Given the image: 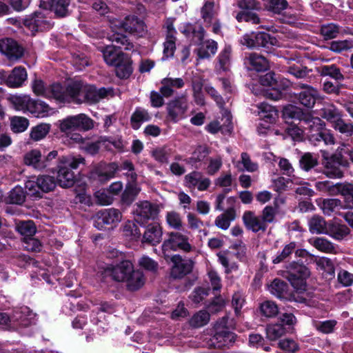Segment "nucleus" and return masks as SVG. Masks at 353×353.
<instances>
[{
    "instance_id": "nucleus-12",
    "label": "nucleus",
    "mask_w": 353,
    "mask_h": 353,
    "mask_svg": "<svg viewBox=\"0 0 353 353\" xmlns=\"http://www.w3.org/2000/svg\"><path fill=\"white\" fill-rule=\"evenodd\" d=\"M133 269L134 265L130 260H122L116 265H108L101 272V281L107 282V278L110 277L115 281L123 282Z\"/></svg>"
},
{
    "instance_id": "nucleus-33",
    "label": "nucleus",
    "mask_w": 353,
    "mask_h": 353,
    "mask_svg": "<svg viewBox=\"0 0 353 353\" xmlns=\"http://www.w3.org/2000/svg\"><path fill=\"white\" fill-rule=\"evenodd\" d=\"M91 8L92 10L98 15L104 19H106L110 25H111V19H114L115 18L110 16L112 14V11L110 8L108 6L106 1L103 0H94Z\"/></svg>"
},
{
    "instance_id": "nucleus-7",
    "label": "nucleus",
    "mask_w": 353,
    "mask_h": 353,
    "mask_svg": "<svg viewBox=\"0 0 353 353\" xmlns=\"http://www.w3.org/2000/svg\"><path fill=\"white\" fill-rule=\"evenodd\" d=\"M58 185L56 179L50 175H39L36 181H28L26 183V190L28 194L34 199L43 198L44 193L53 191Z\"/></svg>"
},
{
    "instance_id": "nucleus-8",
    "label": "nucleus",
    "mask_w": 353,
    "mask_h": 353,
    "mask_svg": "<svg viewBox=\"0 0 353 353\" xmlns=\"http://www.w3.org/2000/svg\"><path fill=\"white\" fill-rule=\"evenodd\" d=\"M57 123L61 132L68 134L75 130L87 132L92 130L94 121L85 114H79L68 116L63 119L59 120Z\"/></svg>"
},
{
    "instance_id": "nucleus-28",
    "label": "nucleus",
    "mask_w": 353,
    "mask_h": 353,
    "mask_svg": "<svg viewBox=\"0 0 353 353\" xmlns=\"http://www.w3.org/2000/svg\"><path fill=\"white\" fill-rule=\"evenodd\" d=\"M270 292L276 298L281 300H291V294L288 292V285L285 281L275 279L269 287Z\"/></svg>"
},
{
    "instance_id": "nucleus-17",
    "label": "nucleus",
    "mask_w": 353,
    "mask_h": 353,
    "mask_svg": "<svg viewBox=\"0 0 353 353\" xmlns=\"http://www.w3.org/2000/svg\"><path fill=\"white\" fill-rule=\"evenodd\" d=\"M53 174H57L56 181L62 188H69L72 187L77 181V174L74 171L70 170L63 163L59 160L55 163L52 170Z\"/></svg>"
},
{
    "instance_id": "nucleus-51",
    "label": "nucleus",
    "mask_w": 353,
    "mask_h": 353,
    "mask_svg": "<svg viewBox=\"0 0 353 353\" xmlns=\"http://www.w3.org/2000/svg\"><path fill=\"white\" fill-rule=\"evenodd\" d=\"M341 206L342 203L339 199H326L323 201L321 208L325 214L330 215L336 210H339Z\"/></svg>"
},
{
    "instance_id": "nucleus-25",
    "label": "nucleus",
    "mask_w": 353,
    "mask_h": 353,
    "mask_svg": "<svg viewBox=\"0 0 353 353\" xmlns=\"http://www.w3.org/2000/svg\"><path fill=\"white\" fill-rule=\"evenodd\" d=\"M235 324L233 318L228 315L222 317V346L230 347L234 343L236 335L229 330L234 329Z\"/></svg>"
},
{
    "instance_id": "nucleus-4",
    "label": "nucleus",
    "mask_w": 353,
    "mask_h": 353,
    "mask_svg": "<svg viewBox=\"0 0 353 353\" xmlns=\"http://www.w3.org/2000/svg\"><path fill=\"white\" fill-rule=\"evenodd\" d=\"M303 127L307 131L309 141L314 145L323 141L325 145H334L335 138L330 130L325 128V122L319 117H313L309 113L303 117Z\"/></svg>"
},
{
    "instance_id": "nucleus-39",
    "label": "nucleus",
    "mask_w": 353,
    "mask_h": 353,
    "mask_svg": "<svg viewBox=\"0 0 353 353\" xmlns=\"http://www.w3.org/2000/svg\"><path fill=\"white\" fill-rule=\"evenodd\" d=\"M51 125L49 123H41L30 130V138L34 141H40L45 138L50 130Z\"/></svg>"
},
{
    "instance_id": "nucleus-10",
    "label": "nucleus",
    "mask_w": 353,
    "mask_h": 353,
    "mask_svg": "<svg viewBox=\"0 0 353 353\" xmlns=\"http://www.w3.org/2000/svg\"><path fill=\"white\" fill-rule=\"evenodd\" d=\"M168 239H165L162 244V251L167 261L169 256L165 254V252L168 250H180L185 253L192 251V246L189 243V237L186 234L176 231L168 232Z\"/></svg>"
},
{
    "instance_id": "nucleus-45",
    "label": "nucleus",
    "mask_w": 353,
    "mask_h": 353,
    "mask_svg": "<svg viewBox=\"0 0 353 353\" xmlns=\"http://www.w3.org/2000/svg\"><path fill=\"white\" fill-rule=\"evenodd\" d=\"M341 30V28L333 23L322 25L320 29L321 34L324 39H332L338 37Z\"/></svg>"
},
{
    "instance_id": "nucleus-34",
    "label": "nucleus",
    "mask_w": 353,
    "mask_h": 353,
    "mask_svg": "<svg viewBox=\"0 0 353 353\" xmlns=\"http://www.w3.org/2000/svg\"><path fill=\"white\" fill-rule=\"evenodd\" d=\"M309 228L313 234H326L328 225L322 216L314 215L309 221Z\"/></svg>"
},
{
    "instance_id": "nucleus-36",
    "label": "nucleus",
    "mask_w": 353,
    "mask_h": 353,
    "mask_svg": "<svg viewBox=\"0 0 353 353\" xmlns=\"http://www.w3.org/2000/svg\"><path fill=\"white\" fill-rule=\"evenodd\" d=\"M248 61L252 68L258 72L265 71L269 68L268 59L256 53H251L248 57Z\"/></svg>"
},
{
    "instance_id": "nucleus-56",
    "label": "nucleus",
    "mask_w": 353,
    "mask_h": 353,
    "mask_svg": "<svg viewBox=\"0 0 353 353\" xmlns=\"http://www.w3.org/2000/svg\"><path fill=\"white\" fill-rule=\"evenodd\" d=\"M232 116L227 109L222 108V134L231 135L233 131Z\"/></svg>"
},
{
    "instance_id": "nucleus-40",
    "label": "nucleus",
    "mask_w": 353,
    "mask_h": 353,
    "mask_svg": "<svg viewBox=\"0 0 353 353\" xmlns=\"http://www.w3.org/2000/svg\"><path fill=\"white\" fill-rule=\"evenodd\" d=\"M17 231L25 239L34 236L37 228L33 221H20L16 226Z\"/></svg>"
},
{
    "instance_id": "nucleus-57",
    "label": "nucleus",
    "mask_w": 353,
    "mask_h": 353,
    "mask_svg": "<svg viewBox=\"0 0 353 353\" xmlns=\"http://www.w3.org/2000/svg\"><path fill=\"white\" fill-rule=\"evenodd\" d=\"M312 244L316 249L323 252L332 253L335 250L333 244L325 238L317 237Z\"/></svg>"
},
{
    "instance_id": "nucleus-46",
    "label": "nucleus",
    "mask_w": 353,
    "mask_h": 353,
    "mask_svg": "<svg viewBox=\"0 0 353 353\" xmlns=\"http://www.w3.org/2000/svg\"><path fill=\"white\" fill-rule=\"evenodd\" d=\"M41 157V150L34 149L27 152L23 157V162L28 165L37 170L41 167V163L39 162Z\"/></svg>"
},
{
    "instance_id": "nucleus-59",
    "label": "nucleus",
    "mask_w": 353,
    "mask_h": 353,
    "mask_svg": "<svg viewBox=\"0 0 353 353\" xmlns=\"http://www.w3.org/2000/svg\"><path fill=\"white\" fill-rule=\"evenodd\" d=\"M50 92L52 97L59 102H65L67 100V94L60 83H52L50 87Z\"/></svg>"
},
{
    "instance_id": "nucleus-20",
    "label": "nucleus",
    "mask_w": 353,
    "mask_h": 353,
    "mask_svg": "<svg viewBox=\"0 0 353 353\" xmlns=\"http://www.w3.org/2000/svg\"><path fill=\"white\" fill-rule=\"evenodd\" d=\"M277 39L266 32H258L243 37V44L249 48H269L277 44Z\"/></svg>"
},
{
    "instance_id": "nucleus-49",
    "label": "nucleus",
    "mask_w": 353,
    "mask_h": 353,
    "mask_svg": "<svg viewBox=\"0 0 353 353\" xmlns=\"http://www.w3.org/2000/svg\"><path fill=\"white\" fill-rule=\"evenodd\" d=\"M289 6L287 0H268L266 9L274 14L281 15L283 11L285 10Z\"/></svg>"
},
{
    "instance_id": "nucleus-54",
    "label": "nucleus",
    "mask_w": 353,
    "mask_h": 353,
    "mask_svg": "<svg viewBox=\"0 0 353 353\" xmlns=\"http://www.w3.org/2000/svg\"><path fill=\"white\" fill-rule=\"evenodd\" d=\"M29 125L28 119L22 117H14L10 121V128L13 132L20 133L24 132Z\"/></svg>"
},
{
    "instance_id": "nucleus-18",
    "label": "nucleus",
    "mask_w": 353,
    "mask_h": 353,
    "mask_svg": "<svg viewBox=\"0 0 353 353\" xmlns=\"http://www.w3.org/2000/svg\"><path fill=\"white\" fill-rule=\"evenodd\" d=\"M24 48L16 40L8 37L0 39V52L9 60H19L24 55Z\"/></svg>"
},
{
    "instance_id": "nucleus-41",
    "label": "nucleus",
    "mask_w": 353,
    "mask_h": 353,
    "mask_svg": "<svg viewBox=\"0 0 353 353\" xmlns=\"http://www.w3.org/2000/svg\"><path fill=\"white\" fill-rule=\"evenodd\" d=\"M319 72L321 76H329L336 81H341L344 79V76L341 73V70L334 64L320 67L319 68Z\"/></svg>"
},
{
    "instance_id": "nucleus-3",
    "label": "nucleus",
    "mask_w": 353,
    "mask_h": 353,
    "mask_svg": "<svg viewBox=\"0 0 353 353\" xmlns=\"http://www.w3.org/2000/svg\"><path fill=\"white\" fill-rule=\"evenodd\" d=\"M134 170V166L132 161H124L121 166L117 162L106 163L101 161L95 165L88 172V177L90 183L96 185H101L107 183L115 176L119 170Z\"/></svg>"
},
{
    "instance_id": "nucleus-24",
    "label": "nucleus",
    "mask_w": 353,
    "mask_h": 353,
    "mask_svg": "<svg viewBox=\"0 0 353 353\" xmlns=\"http://www.w3.org/2000/svg\"><path fill=\"white\" fill-rule=\"evenodd\" d=\"M299 87L303 89V90L299 93L298 97L300 103L307 108H313L319 97L318 90L305 83H300Z\"/></svg>"
},
{
    "instance_id": "nucleus-1",
    "label": "nucleus",
    "mask_w": 353,
    "mask_h": 353,
    "mask_svg": "<svg viewBox=\"0 0 353 353\" xmlns=\"http://www.w3.org/2000/svg\"><path fill=\"white\" fill-rule=\"evenodd\" d=\"M110 28L112 33L108 34L109 40L121 46H129L130 43L128 37L123 32L141 36L145 32L143 21L135 15H128L123 20L111 19Z\"/></svg>"
},
{
    "instance_id": "nucleus-31",
    "label": "nucleus",
    "mask_w": 353,
    "mask_h": 353,
    "mask_svg": "<svg viewBox=\"0 0 353 353\" xmlns=\"http://www.w3.org/2000/svg\"><path fill=\"white\" fill-rule=\"evenodd\" d=\"M41 157L39 158V162L42 163L41 167L38 168L37 170H46L51 172L54 165L59 160L58 152L57 150H52L48 153L45 151L43 153L41 152Z\"/></svg>"
},
{
    "instance_id": "nucleus-63",
    "label": "nucleus",
    "mask_w": 353,
    "mask_h": 353,
    "mask_svg": "<svg viewBox=\"0 0 353 353\" xmlns=\"http://www.w3.org/2000/svg\"><path fill=\"white\" fill-rule=\"evenodd\" d=\"M139 265L144 270L154 273L157 272L159 268L158 263L148 256H142L139 260Z\"/></svg>"
},
{
    "instance_id": "nucleus-43",
    "label": "nucleus",
    "mask_w": 353,
    "mask_h": 353,
    "mask_svg": "<svg viewBox=\"0 0 353 353\" xmlns=\"http://www.w3.org/2000/svg\"><path fill=\"white\" fill-rule=\"evenodd\" d=\"M217 50V43L212 41H204L197 49V55L200 59L209 58L214 54Z\"/></svg>"
},
{
    "instance_id": "nucleus-35",
    "label": "nucleus",
    "mask_w": 353,
    "mask_h": 353,
    "mask_svg": "<svg viewBox=\"0 0 353 353\" xmlns=\"http://www.w3.org/2000/svg\"><path fill=\"white\" fill-rule=\"evenodd\" d=\"M139 192V190L134 185L128 183L121 194V205L125 208L131 205L136 199Z\"/></svg>"
},
{
    "instance_id": "nucleus-61",
    "label": "nucleus",
    "mask_w": 353,
    "mask_h": 353,
    "mask_svg": "<svg viewBox=\"0 0 353 353\" xmlns=\"http://www.w3.org/2000/svg\"><path fill=\"white\" fill-rule=\"evenodd\" d=\"M210 290L211 289L209 286L206 288L197 287L192 292L190 298L194 303H199L209 295Z\"/></svg>"
},
{
    "instance_id": "nucleus-37",
    "label": "nucleus",
    "mask_w": 353,
    "mask_h": 353,
    "mask_svg": "<svg viewBox=\"0 0 353 353\" xmlns=\"http://www.w3.org/2000/svg\"><path fill=\"white\" fill-rule=\"evenodd\" d=\"M350 229L345 225L329 223L326 234L337 240H341L350 234Z\"/></svg>"
},
{
    "instance_id": "nucleus-42",
    "label": "nucleus",
    "mask_w": 353,
    "mask_h": 353,
    "mask_svg": "<svg viewBox=\"0 0 353 353\" xmlns=\"http://www.w3.org/2000/svg\"><path fill=\"white\" fill-rule=\"evenodd\" d=\"M259 311L262 316L273 318L279 314V307L275 302L267 300L260 304Z\"/></svg>"
},
{
    "instance_id": "nucleus-15",
    "label": "nucleus",
    "mask_w": 353,
    "mask_h": 353,
    "mask_svg": "<svg viewBox=\"0 0 353 353\" xmlns=\"http://www.w3.org/2000/svg\"><path fill=\"white\" fill-rule=\"evenodd\" d=\"M172 263L170 276L174 279H180L190 274L194 268V261L190 259H183L179 254L169 256L168 260Z\"/></svg>"
},
{
    "instance_id": "nucleus-19",
    "label": "nucleus",
    "mask_w": 353,
    "mask_h": 353,
    "mask_svg": "<svg viewBox=\"0 0 353 353\" xmlns=\"http://www.w3.org/2000/svg\"><path fill=\"white\" fill-rule=\"evenodd\" d=\"M72 0H40L39 6L54 14L56 18H64L70 14L69 9Z\"/></svg>"
},
{
    "instance_id": "nucleus-53",
    "label": "nucleus",
    "mask_w": 353,
    "mask_h": 353,
    "mask_svg": "<svg viewBox=\"0 0 353 353\" xmlns=\"http://www.w3.org/2000/svg\"><path fill=\"white\" fill-rule=\"evenodd\" d=\"M332 128L340 133L345 134L347 137H351L353 134V124L350 122H346L342 117L337 119L332 125Z\"/></svg>"
},
{
    "instance_id": "nucleus-14",
    "label": "nucleus",
    "mask_w": 353,
    "mask_h": 353,
    "mask_svg": "<svg viewBox=\"0 0 353 353\" xmlns=\"http://www.w3.org/2000/svg\"><path fill=\"white\" fill-rule=\"evenodd\" d=\"M237 5L242 10L236 14L238 21L251 22L253 24H259L261 20L259 16L252 11L261 10V4L256 0H239Z\"/></svg>"
},
{
    "instance_id": "nucleus-5",
    "label": "nucleus",
    "mask_w": 353,
    "mask_h": 353,
    "mask_svg": "<svg viewBox=\"0 0 353 353\" xmlns=\"http://www.w3.org/2000/svg\"><path fill=\"white\" fill-rule=\"evenodd\" d=\"M10 101L17 110L29 112L36 117H45L50 110L47 103L39 99H33L29 95H13Z\"/></svg>"
},
{
    "instance_id": "nucleus-11",
    "label": "nucleus",
    "mask_w": 353,
    "mask_h": 353,
    "mask_svg": "<svg viewBox=\"0 0 353 353\" xmlns=\"http://www.w3.org/2000/svg\"><path fill=\"white\" fill-rule=\"evenodd\" d=\"M121 219L122 214L119 210L114 208L103 209L94 216V226L99 230L113 229Z\"/></svg>"
},
{
    "instance_id": "nucleus-26",
    "label": "nucleus",
    "mask_w": 353,
    "mask_h": 353,
    "mask_svg": "<svg viewBox=\"0 0 353 353\" xmlns=\"http://www.w3.org/2000/svg\"><path fill=\"white\" fill-rule=\"evenodd\" d=\"M243 223L247 229L252 230L254 232L259 231H265L267 224L264 223L261 216H256L253 212L247 211L243 216Z\"/></svg>"
},
{
    "instance_id": "nucleus-50",
    "label": "nucleus",
    "mask_w": 353,
    "mask_h": 353,
    "mask_svg": "<svg viewBox=\"0 0 353 353\" xmlns=\"http://www.w3.org/2000/svg\"><path fill=\"white\" fill-rule=\"evenodd\" d=\"M285 333V328L281 323L268 325L266 327L267 338L270 341H276Z\"/></svg>"
},
{
    "instance_id": "nucleus-27",
    "label": "nucleus",
    "mask_w": 353,
    "mask_h": 353,
    "mask_svg": "<svg viewBox=\"0 0 353 353\" xmlns=\"http://www.w3.org/2000/svg\"><path fill=\"white\" fill-rule=\"evenodd\" d=\"M123 282L126 283V288L128 291L135 292L139 290L145 284V277L143 272L133 269L124 279Z\"/></svg>"
},
{
    "instance_id": "nucleus-13",
    "label": "nucleus",
    "mask_w": 353,
    "mask_h": 353,
    "mask_svg": "<svg viewBox=\"0 0 353 353\" xmlns=\"http://www.w3.org/2000/svg\"><path fill=\"white\" fill-rule=\"evenodd\" d=\"M22 24L30 32L32 37L35 36L37 32H45L52 28L50 21L47 19L43 12L39 11H35L26 15L22 19Z\"/></svg>"
},
{
    "instance_id": "nucleus-21",
    "label": "nucleus",
    "mask_w": 353,
    "mask_h": 353,
    "mask_svg": "<svg viewBox=\"0 0 353 353\" xmlns=\"http://www.w3.org/2000/svg\"><path fill=\"white\" fill-rule=\"evenodd\" d=\"M188 108L187 97L184 95L176 97L167 105L168 117L174 123L182 117Z\"/></svg>"
},
{
    "instance_id": "nucleus-38",
    "label": "nucleus",
    "mask_w": 353,
    "mask_h": 353,
    "mask_svg": "<svg viewBox=\"0 0 353 353\" xmlns=\"http://www.w3.org/2000/svg\"><path fill=\"white\" fill-rule=\"evenodd\" d=\"M210 153L209 148L205 145H200L196 147L192 154V156L185 161L192 165H196L198 162H201L208 156Z\"/></svg>"
},
{
    "instance_id": "nucleus-2",
    "label": "nucleus",
    "mask_w": 353,
    "mask_h": 353,
    "mask_svg": "<svg viewBox=\"0 0 353 353\" xmlns=\"http://www.w3.org/2000/svg\"><path fill=\"white\" fill-rule=\"evenodd\" d=\"M105 62L114 68L116 76L120 79H128L133 72L131 57L123 52L121 48L106 46L101 50Z\"/></svg>"
},
{
    "instance_id": "nucleus-64",
    "label": "nucleus",
    "mask_w": 353,
    "mask_h": 353,
    "mask_svg": "<svg viewBox=\"0 0 353 353\" xmlns=\"http://www.w3.org/2000/svg\"><path fill=\"white\" fill-rule=\"evenodd\" d=\"M353 48V42L350 40L334 41L331 42L330 49L335 52L349 50Z\"/></svg>"
},
{
    "instance_id": "nucleus-32",
    "label": "nucleus",
    "mask_w": 353,
    "mask_h": 353,
    "mask_svg": "<svg viewBox=\"0 0 353 353\" xmlns=\"http://www.w3.org/2000/svg\"><path fill=\"white\" fill-rule=\"evenodd\" d=\"M28 194V190L25 191L21 186H16L12 188L8 194V196L6 198V202L10 204L22 205L26 198Z\"/></svg>"
},
{
    "instance_id": "nucleus-9",
    "label": "nucleus",
    "mask_w": 353,
    "mask_h": 353,
    "mask_svg": "<svg viewBox=\"0 0 353 353\" xmlns=\"http://www.w3.org/2000/svg\"><path fill=\"white\" fill-rule=\"evenodd\" d=\"M310 276L309 268L303 263L292 261L285 265L284 276L295 288L302 289L305 285V281Z\"/></svg>"
},
{
    "instance_id": "nucleus-48",
    "label": "nucleus",
    "mask_w": 353,
    "mask_h": 353,
    "mask_svg": "<svg viewBox=\"0 0 353 353\" xmlns=\"http://www.w3.org/2000/svg\"><path fill=\"white\" fill-rule=\"evenodd\" d=\"M157 213V208L150 202L145 201L139 205V211L137 213V216L140 218L141 220H148Z\"/></svg>"
},
{
    "instance_id": "nucleus-58",
    "label": "nucleus",
    "mask_w": 353,
    "mask_h": 353,
    "mask_svg": "<svg viewBox=\"0 0 353 353\" xmlns=\"http://www.w3.org/2000/svg\"><path fill=\"white\" fill-rule=\"evenodd\" d=\"M123 232L126 236H130L135 240L142 239L143 235L137 224L133 221H128L123 226Z\"/></svg>"
},
{
    "instance_id": "nucleus-60",
    "label": "nucleus",
    "mask_w": 353,
    "mask_h": 353,
    "mask_svg": "<svg viewBox=\"0 0 353 353\" xmlns=\"http://www.w3.org/2000/svg\"><path fill=\"white\" fill-rule=\"evenodd\" d=\"M305 114L299 108L292 105L285 106L283 110V115L285 119H299L301 122L303 121L302 117Z\"/></svg>"
},
{
    "instance_id": "nucleus-52",
    "label": "nucleus",
    "mask_w": 353,
    "mask_h": 353,
    "mask_svg": "<svg viewBox=\"0 0 353 353\" xmlns=\"http://www.w3.org/2000/svg\"><path fill=\"white\" fill-rule=\"evenodd\" d=\"M299 164L301 169L309 171L318 165V159L312 154L306 152L301 157Z\"/></svg>"
},
{
    "instance_id": "nucleus-62",
    "label": "nucleus",
    "mask_w": 353,
    "mask_h": 353,
    "mask_svg": "<svg viewBox=\"0 0 353 353\" xmlns=\"http://www.w3.org/2000/svg\"><path fill=\"white\" fill-rule=\"evenodd\" d=\"M166 221L169 226L174 230H180L182 228V220L179 213L175 211L166 214Z\"/></svg>"
},
{
    "instance_id": "nucleus-44",
    "label": "nucleus",
    "mask_w": 353,
    "mask_h": 353,
    "mask_svg": "<svg viewBox=\"0 0 353 353\" xmlns=\"http://www.w3.org/2000/svg\"><path fill=\"white\" fill-rule=\"evenodd\" d=\"M209 321L210 314L205 310H201L190 318L189 325L192 328H199L208 324Z\"/></svg>"
},
{
    "instance_id": "nucleus-22",
    "label": "nucleus",
    "mask_w": 353,
    "mask_h": 353,
    "mask_svg": "<svg viewBox=\"0 0 353 353\" xmlns=\"http://www.w3.org/2000/svg\"><path fill=\"white\" fill-rule=\"evenodd\" d=\"M162 235V228L159 223H152L145 227L141 242L150 245H156L161 241Z\"/></svg>"
},
{
    "instance_id": "nucleus-29",
    "label": "nucleus",
    "mask_w": 353,
    "mask_h": 353,
    "mask_svg": "<svg viewBox=\"0 0 353 353\" xmlns=\"http://www.w3.org/2000/svg\"><path fill=\"white\" fill-rule=\"evenodd\" d=\"M218 16V7L215 8L214 1L208 0L205 1L201 8V17L205 24V26L210 27L214 19Z\"/></svg>"
},
{
    "instance_id": "nucleus-30",
    "label": "nucleus",
    "mask_w": 353,
    "mask_h": 353,
    "mask_svg": "<svg viewBox=\"0 0 353 353\" xmlns=\"http://www.w3.org/2000/svg\"><path fill=\"white\" fill-rule=\"evenodd\" d=\"M152 119L148 111L143 108L137 107L130 117V125L133 130H139L142 123Z\"/></svg>"
},
{
    "instance_id": "nucleus-47",
    "label": "nucleus",
    "mask_w": 353,
    "mask_h": 353,
    "mask_svg": "<svg viewBox=\"0 0 353 353\" xmlns=\"http://www.w3.org/2000/svg\"><path fill=\"white\" fill-rule=\"evenodd\" d=\"M296 248V243L292 241L285 245L281 252L272 259L273 264H279L289 259Z\"/></svg>"
},
{
    "instance_id": "nucleus-55",
    "label": "nucleus",
    "mask_w": 353,
    "mask_h": 353,
    "mask_svg": "<svg viewBox=\"0 0 353 353\" xmlns=\"http://www.w3.org/2000/svg\"><path fill=\"white\" fill-rule=\"evenodd\" d=\"M321 116L333 125L337 119L342 117V114L335 106L330 105L322 109Z\"/></svg>"
},
{
    "instance_id": "nucleus-23",
    "label": "nucleus",
    "mask_w": 353,
    "mask_h": 353,
    "mask_svg": "<svg viewBox=\"0 0 353 353\" xmlns=\"http://www.w3.org/2000/svg\"><path fill=\"white\" fill-rule=\"evenodd\" d=\"M111 92H112L111 88L103 87L98 89L95 85H90L83 89L84 99L90 104H94L107 97Z\"/></svg>"
},
{
    "instance_id": "nucleus-16",
    "label": "nucleus",
    "mask_w": 353,
    "mask_h": 353,
    "mask_svg": "<svg viewBox=\"0 0 353 353\" xmlns=\"http://www.w3.org/2000/svg\"><path fill=\"white\" fill-rule=\"evenodd\" d=\"M27 72L24 67L14 68L10 72L0 71V83H5L9 88L21 87L27 79Z\"/></svg>"
},
{
    "instance_id": "nucleus-6",
    "label": "nucleus",
    "mask_w": 353,
    "mask_h": 353,
    "mask_svg": "<svg viewBox=\"0 0 353 353\" xmlns=\"http://www.w3.org/2000/svg\"><path fill=\"white\" fill-rule=\"evenodd\" d=\"M324 174L329 178L339 179L343 176L341 168L349 167V161L340 154H329L325 150H321Z\"/></svg>"
}]
</instances>
